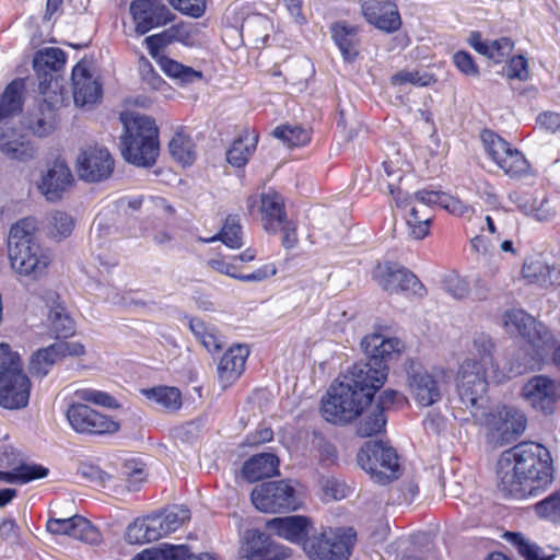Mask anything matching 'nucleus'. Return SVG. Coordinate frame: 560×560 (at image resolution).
Instances as JSON below:
<instances>
[{"label": "nucleus", "instance_id": "f257e3e1", "mask_svg": "<svg viewBox=\"0 0 560 560\" xmlns=\"http://www.w3.org/2000/svg\"><path fill=\"white\" fill-rule=\"evenodd\" d=\"M361 347L366 361L354 363L341 382L329 387L322 400L323 417L331 423L353 421L372 402L387 380L388 362L399 354L402 343L397 338L372 334L362 339Z\"/></svg>", "mask_w": 560, "mask_h": 560}, {"label": "nucleus", "instance_id": "f03ea898", "mask_svg": "<svg viewBox=\"0 0 560 560\" xmlns=\"http://www.w3.org/2000/svg\"><path fill=\"white\" fill-rule=\"evenodd\" d=\"M497 475L498 489L504 497H536L553 479L550 453L539 443H520L502 453Z\"/></svg>", "mask_w": 560, "mask_h": 560}, {"label": "nucleus", "instance_id": "7ed1b4c3", "mask_svg": "<svg viewBox=\"0 0 560 560\" xmlns=\"http://www.w3.org/2000/svg\"><path fill=\"white\" fill-rule=\"evenodd\" d=\"M34 225L28 219L14 224L8 237V250L12 268L25 276L37 277L48 266L45 255L33 234Z\"/></svg>", "mask_w": 560, "mask_h": 560}, {"label": "nucleus", "instance_id": "20e7f679", "mask_svg": "<svg viewBox=\"0 0 560 560\" xmlns=\"http://www.w3.org/2000/svg\"><path fill=\"white\" fill-rule=\"evenodd\" d=\"M31 382L22 370L18 353L0 343V406L20 409L28 404Z\"/></svg>", "mask_w": 560, "mask_h": 560}, {"label": "nucleus", "instance_id": "39448f33", "mask_svg": "<svg viewBox=\"0 0 560 560\" xmlns=\"http://www.w3.org/2000/svg\"><path fill=\"white\" fill-rule=\"evenodd\" d=\"M491 371L485 370L475 359L465 360L458 372L457 393L460 404L472 418L483 415L487 399V377Z\"/></svg>", "mask_w": 560, "mask_h": 560}, {"label": "nucleus", "instance_id": "423d86ee", "mask_svg": "<svg viewBox=\"0 0 560 560\" xmlns=\"http://www.w3.org/2000/svg\"><path fill=\"white\" fill-rule=\"evenodd\" d=\"M360 467L382 485L400 476L399 458L396 451L382 441H369L358 452Z\"/></svg>", "mask_w": 560, "mask_h": 560}, {"label": "nucleus", "instance_id": "0eeeda50", "mask_svg": "<svg viewBox=\"0 0 560 560\" xmlns=\"http://www.w3.org/2000/svg\"><path fill=\"white\" fill-rule=\"evenodd\" d=\"M504 326L511 334H518L527 340L534 349L535 364L544 360L545 355L553 348V338L548 328L537 322L533 316L522 310H511L504 314Z\"/></svg>", "mask_w": 560, "mask_h": 560}, {"label": "nucleus", "instance_id": "6e6552de", "mask_svg": "<svg viewBox=\"0 0 560 560\" xmlns=\"http://www.w3.org/2000/svg\"><path fill=\"white\" fill-rule=\"evenodd\" d=\"M250 500L257 510L265 513L293 512L303 504L290 480L262 482L253 489Z\"/></svg>", "mask_w": 560, "mask_h": 560}, {"label": "nucleus", "instance_id": "1a4fd4ad", "mask_svg": "<svg viewBox=\"0 0 560 560\" xmlns=\"http://www.w3.org/2000/svg\"><path fill=\"white\" fill-rule=\"evenodd\" d=\"M477 421H482L487 429V441L493 447H501L514 442L526 428L525 416L503 406L494 411L479 416Z\"/></svg>", "mask_w": 560, "mask_h": 560}, {"label": "nucleus", "instance_id": "9d476101", "mask_svg": "<svg viewBox=\"0 0 560 560\" xmlns=\"http://www.w3.org/2000/svg\"><path fill=\"white\" fill-rule=\"evenodd\" d=\"M351 546V535L345 529L328 528L308 536L303 550L311 560H348Z\"/></svg>", "mask_w": 560, "mask_h": 560}, {"label": "nucleus", "instance_id": "9b49d317", "mask_svg": "<svg viewBox=\"0 0 560 560\" xmlns=\"http://www.w3.org/2000/svg\"><path fill=\"white\" fill-rule=\"evenodd\" d=\"M485 148L494 163L512 178H520L529 171V163L521 151L491 130L481 135Z\"/></svg>", "mask_w": 560, "mask_h": 560}, {"label": "nucleus", "instance_id": "f8f14e48", "mask_svg": "<svg viewBox=\"0 0 560 560\" xmlns=\"http://www.w3.org/2000/svg\"><path fill=\"white\" fill-rule=\"evenodd\" d=\"M66 417L71 428L80 434H113L120 428L119 423L109 416L103 415L82 402L69 405Z\"/></svg>", "mask_w": 560, "mask_h": 560}, {"label": "nucleus", "instance_id": "ddd939ff", "mask_svg": "<svg viewBox=\"0 0 560 560\" xmlns=\"http://www.w3.org/2000/svg\"><path fill=\"white\" fill-rule=\"evenodd\" d=\"M377 283L389 293H405L407 296L423 298L427 293L418 277L405 267L386 262L375 270Z\"/></svg>", "mask_w": 560, "mask_h": 560}, {"label": "nucleus", "instance_id": "4468645a", "mask_svg": "<svg viewBox=\"0 0 560 560\" xmlns=\"http://www.w3.org/2000/svg\"><path fill=\"white\" fill-rule=\"evenodd\" d=\"M405 371L408 388L419 405L429 407L441 399L440 382L419 361L407 360Z\"/></svg>", "mask_w": 560, "mask_h": 560}, {"label": "nucleus", "instance_id": "2eb2a0df", "mask_svg": "<svg viewBox=\"0 0 560 560\" xmlns=\"http://www.w3.org/2000/svg\"><path fill=\"white\" fill-rule=\"evenodd\" d=\"M75 167L83 182L101 183L112 176L115 161L106 148L89 147L78 155Z\"/></svg>", "mask_w": 560, "mask_h": 560}, {"label": "nucleus", "instance_id": "dca6fc26", "mask_svg": "<svg viewBox=\"0 0 560 560\" xmlns=\"http://www.w3.org/2000/svg\"><path fill=\"white\" fill-rule=\"evenodd\" d=\"M522 396L535 410L551 415L560 398V386L548 376L536 375L524 384Z\"/></svg>", "mask_w": 560, "mask_h": 560}, {"label": "nucleus", "instance_id": "f3484780", "mask_svg": "<svg viewBox=\"0 0 560 560\" xmlns=\"http://www.w3.org/2000/svg\"><path fill=\"white\" fill-rule=\"evenodd\" d=\"M130 14L136 24V32L143 35L154 27L167 24L173 14L161 0H133Z\"/></svg>", "mask_w": 560, "mask_h": 560}, {"label": "nucleus", "instance_id": "a211bd4d", "mask_svg": "<svg viewBox=\"0 0 560 560\" xmlns=\"http://www.w3.org/2000/svg\"><path fill=\"white\" fill-rule=\"evenodd\" d=\"M85 353L84 346L79 342L59 340L47 348L38 350L31 360L30 371L37 377L46 376L52 365L67 355L80 357Z\"/></svg>", "mask_w": 560, "mask_h": 560}, {"label": "nucleus", "instance_id": "6ab92c4d", "mask_svg": "<svg viewBox=\"0 0 560 560\" xmlns=\"http://www.w3.org/2000/svg\"><path fill=\"white\" fill-rule=\"evenodd\" d=\"M46 527L54 535H67L91 545L101 541L98 529L89 520L80 515L68 518H50Z\"/></svg>", "mask_w": 560, "mask_h": 560}, {"label": "nucleus", "instance_id": "aec40b11", "mask_svg": "<svg viewBox=\"0 0 560 560\" xmlns=\"http://www.w3.org/2000/svg\"><path fill=\"white\" fill-rule=\"evenodd\" d=\"M313 522L304 515L275 517L266 523V528L273 535L304 548L310 536Z\"/></svg>", "mask_w": 560, "mask_h": 560}, {"label": "nucleus", "instance_id": "412c9836", "mask_svg": "<svg viewBox=\"0 0 560 560\" xmlns=\"http://www.w3.org/2000/svg\"><path fill=\"white\" fill-rule=\"evenodd\" d=\"M362 12L370 24L386 33H394L401 26L400 14L392 0H366Z\"/></svg>", "mask_w": 560, "mask_h": 560}, {"label": "nucleus", "instance_id": "4be33fe9", "mask_svg": "<svg viewBox=\"0 0 560 560\" xmlns=\"http://www.w3.org/2000/svg\"><path fill=\"white\" fill-rule=\"evenodd\" d=\"M73 176L63 161H55L43 175L38 189L49 202L59 201L63 194L72 186Z\"/></svg>", "mask_w": 560, "mask_h": 560}, {"label": "nucleus", "instance_id": "5701e85b", "mask_svg": "<svg viewBox=\"0 0 560 560\" xmlns=\"http://www.w3.org/2000/svg\"><path fill=\"white\" fill-rule=\"evenodd\" d=\"M120 121L124 126V140H136L144 143L145 138H150L152 147L160 148L159 129L153 118L135 112H122Z\"/></svg>", "mask_w": 560, "mask_h": 560}, {"label": "nucleus", "instance_id": "b1692460", "mask_svg": "<svg viewBox=\"0 0 560 560\" xmlns=\"http://www.w3.org/2000/svg\"><path fill=\"white\" fill-rule=\"evenodd\" d=\"M72 93L77 106L95 104L102 97V85L89 70L78 63L72 70Z\"/></svg>", "mask_w": 560, "mask_h": 560}, {"label": "nucleus", "instance_id": "393cba45", "mask_svg": "<svg viewBox=\"0 0 560 560\" xmlns=\"http://www.w3.org/2000/svg\"><path fill=\"white\" fill-rule=\"evenodd\" d=\"M0 151L9 159L19 161H28L36 155L33 143L16 129L5 125L0 128Z\"/></svg>", "mask_w": 560, "mask_h": 560}, {"label": "nucleus", "instance_id": "a878e982", "mask_svg": "<svg viewBox=\"0 0 560 560\" xmlns=\"http://www.w3.org/2000/svg\"><path fill=\"white\" fill-rule=\"evenodd\" d=\"M260 214L262 228L268 233H278L281 224L288 220L281 195L275 190L262 192L260 195Z\"/></svg>", "mask_w": 560, "mask_h": 560}, {"label": "nucleus", "instance_id": "bb28decb", "mask_svg": "<svg viewBox=\"0 0 560 560\" xmlns=\"http://www.w3.org/2000/svg\"><path fill=\"white\" fill-rule=\"evenodd\" d=\"M246 552L247 560H284L289 557L288 549L259 530L248 533Z\"/></svg>", "mask_w": 560, "mask_h": 560}, {"label": "nucleus", "instance_id": "cd10ccee", "mask_svg": "<svg viewBox=\"0 0 560 560\" xmlns=\"http://www.w3.org/2000/svg\"><path fill=\"white\" fill-rule=\"evenodd\" d=\"M249 354L246 346L231 347L221 358L218 366L220 381L225 385L235 382L245 369V362Z\"/></svg>", "mask_w": 560, "mask_h": 560}, {"label": "nucleus", "instance_id": "c85d7f7f", "mask_svg": "<svg viewBox=\"0 0 560 560\" xmlns=\"http://www.w3.org/2000/svg\"><path fill=\"white\" fill-rule=\"evenodd\" d=\"M160 148L152 147L150 138H145L144 143L139 140L121 139L122 158L130 164L141 167L152 166L159 156Z\"/></svg>", "mask_w": 560, "mask_h": 560}, {"label": "nucleus", "instance_id": "c756f323", "mask_svg": "<svg viewBox=\"0 0 560 560\" xmlns=\"http://www.w3.org/2000/svg\"><path fill=\"white\" fill-rule=\"evenodd\" d=\"M161 530L158 516L138 517L127 527L125 539L129 544L143 545L162 538Z\"/></svg>", "mask_w": 560, "mask_h": 560}, {"label": "nucleus", "instance_id": "7c9ffc66", "mask_svg": "<svg viewBox=\"0 0 560 560\" xmlns=\"http://www.w3.org/2000/svg\"><path fill=\"white\" fill-rule=\"evenodd\" d=\"M279 459L272 453H261L252 456L243 464L242 475L249 481L255 482L264 478L279 475Z\"/></svg>", "mask_w": 560, "mask_h": 560}, {"label": "nucleus", "instance_id": "2f4dec72", "mask_svg": "<svg viewBox=\"0 0 560 560\" xmlns=\"http://www.w3.org/2000/svg\"><path fill=\"white\" fill-rule=\"evenodd\" d=\"M331 37L346 61H353L359 55L358 27L337 22L330 27Z\"/></svg>", "mask_w": 560, "mask_h": 560}, {"label": "nucleus", "instance_id": "473e14b6", "mask_svg": "<svg viewBox=\"0 0 560 560\" xmlns=\"http://www.w3.org/2000/svg\"><path fill=\"white\" fill-rule=\"evenodd\" d=\"M24 82L15 79L10 82L0 95V124L7 125L18 116L23 107Z\"/></svg>", "mask_w": 560, "mask_h": 560}, {"label": "nucleus", "instance_id": "72a5a7b5", "mask_svg": "<svg viewBox=\"0 0 560 560\" xmlns=\"http://www.w3.org/2000/svg\"><path fill=\"white\" fill-rule=\"evenodd\" d=\"M258 135L253 130H244L232 143L226 152L228 162L235 167L247 164L256 150Z\"/></svg>", "mask_w": 560, "mask_h": 560}, {"label": "nucleus", "instance_id": "f704fd0d", "mask_svg": "<svg viewBox=\"0 0 560 560\" xmlns=\"http://www.w3.org/2000/svg\"><path fill=\"white\" fill-rule=\"evenodd\" d=\"M142 394L160 408L167 411H177L182 407V393L172 386H155L142 389Z\"/></svg>", "mask_w": 560, "mask_h": 560}, {"label": "nucleus", "instance_id": "c9c22d12", "mask_svg": "<svg viewBox=\"0 0 560 560\" xmlns=\"http://www.w3.org/2000/svg\"><path fill=\"white\" fill-rule=\"evenodd\" d=\"M432 219V211L428 207L413 205L406 219L409 235L415 240H423L429 234Z\"/></svg>", "mask_w": 560, "mask_h": 560}, {"label": "nucleus", "instance_id": "e433bc0d", "mask_svg": "<svg viewBox=\"0 0 560 560\" xmlns=\"http://www.w3.org/2000/svg\"><path fill=\"white\" fill-rule=\"evenodd\" d=\"M171 155L182 165H191L196 159L195 144L189 135L179 128L168 144Z\"/></svg>", "mask_w": 560, "mask_h": 560}, {"label": "nucleus", "instance_id": "4c0bfd02", "mask_svg": "<svg viewBox=\"0 0 560 560\" xmlns=\"http://www.w3.org/2000/svg\"><path fill=\"white\" fill-rule=\"evenodd\" d=\"M205 243H212L221 241L224 245L230 248H241L243 246L242 241V226L240 219L236 215H229L220 231L210 238H201Z\"/></svg>", "mask_w": 560, "mask_h": 560}, {"label": "nucleus", "instance_id": "58836bf2", "mask_svg": "<svg viewBox=\"0 0 560 560\" xmlns=\"http://www.w3.org/2000/svg\"><path fill=\"white\" fill-rule=\"evenodd\" d=\"M159 517L161 523V536L164 537L177 530L185 522L190 518V511L184 505H173L164 513L153 514Z\"/></svg>", "mask_w": 560, "mask_h": 560}, {"label": "nucleus", "instance_id": "ea45409f", "mask_svg": "<svg viewBox=\"0 0 560 560\" xmlns=\"http://www.w3.org/2000/svg\"><path fill=\"white\" fill-rule=\"evenodd\" d=\"M57 124V114L48 103L39 106V113L31 117L28 127L38 137H46L51 133Z\"/></svg>", "mask_w": 560, "mask_h": 560}, {"label": "nucleus", "instance_id": "a19ab883", "mask_svg": "<svg viewBox=\"0 0 560 560\" xmlns=\"http://www.w3.org/2000/svg\"><path fill=\"white\" fill-rule=\"evenodd\" d=\"M50 329L57 339H67L75 331L73 319L61 305H56L49 312Z\"/></svg>", "mask_w": 560, "mask_h": 560}, {"label": "nucleus", "instance_id": "79ce46f5", "mask_svg": "<svg viewBox=\"0 0 560 560\" xmlns=\"http://www.w3.org/2000/svg\"><path fill=\"white\" fill-rule=\"evenodd\" d=\"M48 468L40 465H20L12 471H0V479L7 482L26 483L35 479L44 478L48 475Z\"/></svg>", "mask_w": 560, "mask_h": 560}, {"label": "nucleus", "instance_id": "37998d69", "mask_svg": "<svg viewBox=\"0 0 560 560\" xmlns=\"http://www.w3.org/2000/svg\"><path fill=\"white\" fill-rule=\"evenodd\" d=\"M66 63V54L60 48L49 47L38 50L33 59L34 69L58 72Z\"/></svg>", "mask_w": 560, "mask_h": 560}, {"label": "nucleus", "instance_id": "c03bdc74", "mask_svg": "<svg viewBox=\"0 0 560 560\" xmlns=\"http://www.w3.org/2000/svg\"><path fill=\"white\" fill-rule=\"evenodd\" d=\"M474 349L479 359H475L485 370L491 371L493 374L498 371V364L493 358L494 343L486 334L476 335L474 338Z\"/></svg>", "mask_w": 560, "mask_h": 560}, {"label": "nucleus", "instance_id": "a18cd8bd", "mask_svg": "<svg viewBox=\"0 0 560 560\" xmlns=\"http://www.w3.org/2000/svg\"><path fill=\"white\" fill-rule=\"evenodd\" d=\"M188 552L186 545H165L163 548H149L131 560H180Z\"/></svg>", "mask_w": 560, "mask_h": 560}, {"label": "nucleus", "instance_id": "49530a36", "mask_svg": "<svg viewBox=\"0 0 560 560\" xmlns=\"http://www.w3.org/2000/svg\"><path fill=\"white\" fill-rule=\"evenodd\" d=\"M555 269L544 264L541 260H526L522 268L523 278L528 283H537L541 287L552 284L551 273Z\"/></svg>", "mask_w": 560, "mask_h": 560}, {"label": "nucleus", "instance_id": "de8ad7c7", "mask_svg": "<svg viewBox=\"0 0 560 560\" xmlns=\"http://www.w3.org/2000/svg\"><path fill=\"white\" fill-rule=\"evenodd\" d=\"M534 511L539 518L560 525V488L534 504Z\"/></svg>", "mask_w": 560, "mask_h": 560}, {"label": "nucleus", "instance_id": "09e8293b", "mask_svg": "<svg viewBox=\"0 0 560 560\" xmlns=\"http://www.w3.org/2000/svg\"><path fill=\"white\" fill-rule=\"evenodd\" d=\"M505 537L517 548V551L525 560H553L555 558V555L546 556L539 546L530 544L520 533L508 532Z\"/></svg>", "mask_w": 560, "mask_h": 560}, {"label": "nucleus", "instance_id": "8fccbe9b", "mask_svg": "<svg viewBox=\"0 0 560 560\" xmlns=\"http://www.w3.org/2000/svg\"><path fill=\"white\" fill-rule=\"evenodd\" d=\"M272 135L288 147H301L310 141V132L301 126H279L272 131Z\"/></svg>", "mask_w": 560, "mask_h": 560}, {"label": "nucleus", "instance_id": "3c124183", "mask_svg": "<svg viewBox=\"0 0 560 560\" xmlns=\"http://www.w3.org/2000/svg\"><path fill=\"white\" fill-rule=\"evenodd\" d=\"M120 475L130 491H137L140 485L145 480L143 464L137 459L125 460L120 468Z\"/></svg>", "mask_w": 560, "mask_h": 560}, {"label": "nucleus", "instance_id": "603ef678", "mask_svg": "<svg viewBox=\"0 0 560 560\" xmlns=\"http://www.w3.org/2000/svg\"><path fill=\"white\" fill-rule=\"evenodd\" d=\"M74 395L80 400L91 402L108 409H118L120 407L117 399L106 392L93 388H82L75 390Z\"/></svg>", "mask_w": 560, "mask_h": 560}, {"label": "nucleus", "instance_id": "864d4df0", "mask_svg": "<svg viewBox=\"0 0 560 560\" xmlns=\"http://www.w3.org/2000/svg\"><path fill=\"white\" fill-rule=\"evenodd\" d=\"M48 220L50 234L58 240L69 236L74 228L72 217L62 211H54Z\"/></svg>", "mask_w": 560, "mask_h": 560}, {"label": "nucleus", "instance_id": "5fc2aeb1", "mask_svg": "<svg viewBox=\"0 0 560 560\" xmlns=\"http://www.w3.org/2000/svg\"><path fill=\"white\" fill-rule=\"evenodd\" d=\"M386 425V417L381 408L373 410L360 422L358 434L360 436H371L384 430Z\"/></svg>", "mask_w": 560, "mask_h": 560}, {"label": "nucleus", "instance_id": "6e6d98bb", "mask_svg": "<svg viewBox=\"0 0 560 560\" xmlns=\"http://www.w3.org/2000/svg\"><path fill=\"white\" fill-rule=\"evenodd\" d=\"M138 69L141 78V84L144 89L159 90L164 84V80L155 71L152 63L144 56L138 60Z\"/></svg>", "mask_w": 560, "mask_h": 560}, {"label": "nucleus", "instance_id": "4d7b16f0", "mask_svg": "<svg viewBox=\"0 0 560 560\" xmlns=\"http://www.w3.org/2000/svg\"><path fill=\"white\" fill-rule=\"evenodd\" d=\"M444 290L454 299L463 300L468 296L470 285L467 279L458 275H450L443 280Z\"/></svg>", "mask_w": 560, "mask_h": 560}, {"label": "nucleus", "instance_id": "13d9d810", "mask_svg": "<svg viewBox=\"0 0 560 560\" xmlns=\"http://www.w3.org/2000/svg\"><path fill=\"white\" fill-rule=\"evenodd\" d=\"M196 32L197 28L194 24L180 22L165 30V35L170 43L180 42L188 44L194 39Z\"/></svg>", "mask_w": 560, "mask_h": 560}, {"label": "nucleus", "instance_id": "bf43d9fd", "mask_svg": "<svg viewBox=\"0 0 560 560\" xmlns=\"http://www.w3.org/2000/svg\"><path fill=\"white\" fill-rule=\"evenodd\" d=\"M319 483L326 498L341 500L347 497V486L335 477H322Z\"/></svg>", "mask_w": 560, "mask_h": 560}, {"label": "nucleus", "instance_id": "052dcab7", "mask_svg": "<svg viewBox=\"0 0 560 560\" xmlns=\"http://www.w3.org/2000/svg\"><path fill=\"white\" fill-rule=\"evenodd\" d=\"M513 47L514 44L509 37H501L489 43V52H487V57L494 62L500 63L511 55Z\"/></svg>", "mask_w": 560, "mask_h": 560}, {"label": "nucleus", "instance_id": "680f3d73", "mask_svg": "<svg viewBox=\"0 0 560 560\" xmlns=\"http://www.w3.org/2000/svg\"><path fill=\"white\" fill-rule=\"evenodd\" d=\"M443 191L422 189L409 197V202L418 207H428L432 211V206H441Z\"/></svg>", "mask_w": 560, "mask_h": 560}, {"label": "nucleus", "instance_id": "e2e57ef3", "mask_svg": "<svg viewBox=\"0 0 560 560\" xmlns=\"http://www.w3.org/2000/svg\"><path fill=\"white\" fill-rule=\"evenodd\" d=\"M170 3L174 7V9L180 11L182 13L192 16L199 18L205 13L206 10V1L205 0H168Z\"/></svg>", "mask_w": 560, "mask_h": 560}, {"label": "nucleus", "instance_id": "0e129e2a", "mask_svg": "<svg viewBox=\"0 0 560 560\" xmlns=\"http://www.w3.org/2000/svg\"><path fill=\"white\" fill-rule=\"evenodd\" d=\"M539 197L540 196L529 192L512 191L509 194V199L514 202L517 209L526 215L535 211L533 205L538 202Z\"/></svg>", "mask_w": 560, "mask_h": 560}, {"label": "nucleus", "instance_id": "69168bd1", "mask_svg": "<svg viewBox=\"0 0 560 560\" xmlns=\"http://www.w3.org/2000/svg\"><path fill=\"white\" fill-rule=\"evenodd\" d=\"M453 61L457 69L465 75L477 77L479 74V69L470 54L457 51L453 56Z\"/></svg>", "mask_w": 560, "mask_h": 560}, {"label": "nucleus", "instance_id": "338daca9", "mask_svg": "<svg viewBox=\"0 0 560 560\" xmlns=\"http://www.w3.org/2000/svg\"><path fill=\"white\" fill-rule=\"evenodd\" d=\"M508 77L526 80L528 78L527 60L523 56H514L508 65Z\"/></svg>", "mask_w": 560, "mask_h": 560}, {"label": "nucleus", "instance_id": "774afa93", "mask_svg": "<svg viewBox=\"0 0 560 560\" xmlns=\"http://www.w3.org/2000/svg\"><path fill=\"white\" fill-rule=\"evenodd\" d=\"M443 209L456 215H465L471 212V208L468 205H465L459 199L448 195L443 194L441 206Z\"/></svg>", "mask_w": 560, "mask_h": 560}]
</instances>
